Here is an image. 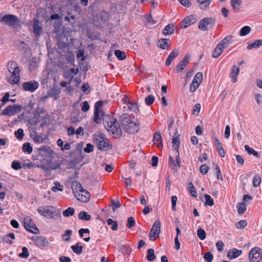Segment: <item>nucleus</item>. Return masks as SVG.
Wrapping results in <instances>:
<instances>
[{
    "mask_svg": "<svg viewBox=\"0 0 262 262\" xmlns=\"http://www.w3.org/2000/svg\"><path fill=\"white\" fill-rule=\"evenodd\" d=\"M230 3L233 11L238 12L241 6L242 0H231Z\"/></svg>",
    "mask_w": 262,
    "mask_h": 262,
    "instance_id": "obj_28",
    "label": "nucleus"
},
{
    "mask_svg": "<svg viewBox=\"0 0 262 262\" xmlns=\"http://www.w3.org/2000/svg\"><path fill=\"white\" fill-rule=\"evenodd\" d=\"M208 170H209V167L206 164H203V165H201L200 167V172L203 174H206L207 173V172L208 171Z\"/></svg>",
    "mask_w": 262,
    "mask_h": 262,
    "instance_id": "obj_60",
    "label": "nucleus"
},
{
    "mask_svg": "<svg viewBox=\"0 0 262 262\" xmlns=\"http://www.w3.org/2000/svg\"><path fill=\"white\" fill-rule=\"evenodd\" d=\"M169 165L174 171H177L178 168H180L177 163V161L176 160L175 162L171 156L169 157Z\"/></svg>",
    "mask_w": 262,
    "mask_h": 262,
    "instance_id": "obj_30",
    "label": "nucleus"
},
{
    "mask_svg": "<svg viewBox=\"0 0 262 262\" xmlns=\"http://www.w3.org/2000/svg\"><path fill=\"white\" fill-rule=\"evenodd\" d=\"M220 45H217L213 50L212 57L213 58H217L223 52V50Z\"/></svg>",
    "mask_w": 262,
    "mask_h": 262,
    "instance_id": "obj_31",
    "label": "nucleus"
},
{
    "mask_svg": "<svg viewBox=\"0 0 262 262\" xmlns=\"http://www.w3.org/2000/svg\"><path fill=\"white\" fill-rule=\"evenodd\" d=\"M103 101H98L96 102L94 106V121L97 124L101 123V120L105 128L116 136L118 137L121 135V129L117 119L109 115H105L102 110V105L104 103Z\"/></svg>",
    "mask_w": 262,
    "mask_h": 262,
    "instance_id": "obj_1",
    "label": "nucleus"
},
{
    "mask_svg": "<svg viewBox=\"0 0 262 262\" xmlns=\"http://www.w3.org/2000/svg\"><path fill=\"white\" fill-rule=\"evenodd\" d=\"M239 68L235 66H233L231 68L230 77L233 82L235 83L237 81L236 76L239 74Z\"/></svg>",
    "mask_w": 262,
    "mask_h": 262,
    "instance_id": "obj_23",
    "label": "nucleus"
},
{
    "mask_svg": "<svg viewBox=\"0 0 262 262\" xmlns=\"http://www.w3.org/2000/svg\"><path fill=\"white\" fill-rule=\"evenodd\" d=\"M58 49H57V52L58 54H62V49H68V43L63 42H60L58 44Z\"/></svg>",
    "mask_w": 262,
    "mask_h": 262,
    "instance_id": "obj_46",
    "label": "nucleus"
},
{
    "mask_svg": "<svg viewBox=\"0 0 262 262\" xmlns=\"http://www.w3.org/2000/svg\"><path fill=\"white\" fill-rule=\"evenodd\" d=\"M71 249L74 253L77 254H80L82 252L83 247L81 246H79L78 244H77L75 245H72L71 246Z\"/></svg>",
    "mask_w": 262,
    "mask_h": 262,
    "instance_id": "obj_39",
    "label": "nucleus"
},
{
    "mask_svg": "<svg viewBox=\"0 0 262 262\" xmlns=\"http://www.w3.org/2000/svg\"><path fill=\"white\" fill-rule=\"evenodd\" d=\"M161 232V224L159 220H156L151 228L149 233V240L154 241L157 239Z\"/></svg>",
    "mask_w": 262,
    "mask_h": 262,
    "instance_id": "obj_6",
    "label": "nucleus"
},
{
    "mask_svg": "<svg viewBox=\"0 0 262 262\" xmlns=\"http://www.w3.org/2000/svg\"><path fill=\"white\" fill-rule=\"evenodd\" d=\"M14 134L18 140H21L24 136V130L21 128H19L15 131Z\"/></svg>",
    "mask_w": 262,
    "mask_h": 262,
    "instance_id": "obj_50",
    "label": "nucleus"
},
{
    "mask_svg": "<svg viewBox=\"0 0 262 262\" xmlns=\"http://www.w3.org/2000/svg\"><path fill=\"white\" fill-rule=\"evenodd\" d=\"M250 262H259L262 258L261 250L257 247L252 249L249 253Z\"/></svg>",
    "mask_w": 262,
    "mask_h": 262,
    "instance_id": "obj_9",
    "label": "nucleus"
},
{
    "mask_svg": "<svg viewBox=\"0 0 262 262\" xmlns=\"http://www.w3.org/2000/svg\"><path fill=\"white\" fill-rule=\"evenodd\" d=\"M120 122L122 127L129 134H135L140 129L138 121L131 120L130 116L128 114H123L120 117Z\"/></svg>",
    "mask_w": 262,
    "mask_h": 262,
    "instance_id": "obj_2",
    "label": "nucleus"
},
{
    "mask_svg": "<svg viewBox=\"0 0 262 262\" xmlns=\"http://www.w3.org/2000/svg\"><path fill=\"white\" fill-rule=\"evenodd\" d=\"M161 140L162 138L159 132H156L154 135L153 141L158 148L162 147V144Z\"/></svg>",
    "mask_w": 262,
    "mask_h": 262,
    "instance_id": "obj_27",
    "label": "nucleus"
},
{
    "mask_svg": "<svg viewBox=\"0 0 262 262\" xmlns=\"http://www.w3.org/2000/svg\"><path fill=\"white\" fill-rule=\"evenodd\" d=\"M205 199V205L212 206L214 205L213 200L211 198L210 195L207 194L204 195Z\"/></svg>",
    "mask_w": 262,
    "mask_h": 262,
    "instance_id": "obj_40",
    "label": "nucleus"
},
{
    "mask_svg": "<svg viewBox=\"0 0 262 262\" xmlns=\"http://www.w3.org/2000/svg\"><path fill=\"white\" fill-rule=\"evenodd\" d=\"M213 257V254L210 252H208L204 255V258L207 262H211L212 261Z\"/></svg>",
    "mask_w": 262,
    "mask_h": 262,
    "instance_id": "obj_53",
    "label": "nucleus"
},
{
    "mask_svg": "<svg viewBox=\"0 0 262 262\" xmlns=\"http://www.w3.org/2000/svg\"><path fill=\"white\" fill-rule=\"evenodd\" d=\"M216 246L217 250L219 251H222L223 250L224 244L222 241H218L216 243Z\"/></svg>",
    "mask_w": 262,
    "mask_h": 262,
    "instance_id": "obj_64",
    "label": "nucleus"
},
{
    "mask_svg": "<svg viewBox=\"0 0 262 262\" xmlns=\"http://www.w3.org/2000/svg\"><path fill=\"white\" fill-rule=\"evenodd\" d=\"M91 215L84 211H81L78 214V218L80 220L89 221L91 219Z\"/></svg>",
    "mask_w": 262,
    "mask_h": 262,
    "instance_id": "obj_32",
    "label": "nucleus"
},
{
    "mask_svg": "<svg viewBox=\"0 0 262 262\" xmlns=\"http://www.w3.org/2000/svg\"><path fill=\"white\" fill-rule=\"evenodd\" d=\"M172 203V209L173 211L176 210V204L177 197L176 195H172L171 198Z\"/></svg>",
    "mask_w": 262,
    "mask_h": 262,
    "instance_id": "obj_61",
    "label": "nucleus"
},
{
    "mask_svg": "<svg viewBox=\"0 0 262 262\" xmlns=\"http://www.w3.org/2000/svg\"><path fill=\"white\" fill-rule=\"evenodd\" d=\"M12 168L14 170H18L21 168L20 163L18 161H14L12 163Z\"/></svg>",
    "mask_w": 262,
    "mask_h": 262,
    "instance_id": "obj_62",
    "label": "nucleus"
},
{
    "mask_svg": "<svg viewBox=\"0 0 262 262\" xmlns=\"http://www.w3.org/2000/svg\"><path fill=\"white\" fill-rule=\"evenodd\" d=\"M135 225V222L134 218L132 216L129 217L127 219V227L128 228L130 229Z\"/></svg>",
    "mask_w": 262,
    "mask_h": 262,
    "instance_id": "obj_56",
    "label": "nucleus"
},
{
    "mask_svg": "<svg viewBox=\"0 0 262 262\" xmlns=\"http://www.w3.org/2000/svg\"><path fill=\"white\" fill-rule=\"evenodd\" d=\"M251 30V29L249 26H244L241 29L239 34L242 36H245L250 32Z\"/></svg>",
    "mask_w": 262,
    "mask_h": 262,
    "instance_id": "obj_43",
    "label": "nucleus"
},
{
    "mask_svg": "<svg viewBox=\"0 0 262 262\" xmlns=\"http://www.w3.org/2000/svg\"><path fill=\"white\" fill-rule=\"evenodd\" d=\"M197 235L201 240L205 239L206 237V234L205 230L202 228H200L197 230Z\"/></svg>",
    "mask_w": 262,
    "mask_h": 262,
    "instance_id": "obj_47",
    "label": "nucleus"
},
{
    "mask_svg": "<svg viewBox=\"0 0 262 262\" xmlns=\"http://www.w3.org/2000/svg\"><path fill=\"white\" fill-rule=\"evenodd\" d=\"M179 52V49H174L170 52L165 62V65L166 66L170 65L171 61L178 56Z\"/></svg>",
    "mask_w": 262,
    "mask_h": 262,
    "instance_id": "obj_22",
    "label": "nucleus"
},
{
    "mask_svg": "<svg viewBox=\"0 0 262 262\" xmlns=\"http://www.w3.org/2000/svg\"><path fill=\"white\" fill-rule=\"evenodd\" d=\"M90 109V105L86 101H84L82 103L81 106V110L83 112H87Z\"/></svg>",
    "mask_w": 262,
    "mask_h": 262,
    "instance_id": "obj_63",
    "label": "nucleus"
},
{
    "mask_svg": "<svg viewBox=\"0 0 262 262\" xmlns=\"http://www.w3.org/2000/svg\"><path fill=\"white\" fill-rule=\"evenodd\" d=\"M155 100V97L153 95H150L145 98V103L147 105H150L154 103Z\"/></svg>",
    "mask_w": 262,
    "mask_h": 262,
    "instance_id": "obj_49",
    "label": "nucleus"
},
{
    "mask_svg": "<svg viewBox=\"0 0 262 262\" xmlns=\"http://www.w3.org/2000/svg\"><path fill=\"white\" fill-rule=\"evenodd\" d=\"M22 149L24 152H26L29 154H31L32 151V147L29 142H26L23 144Z\"/></svg>",
    "mask_w": 262,
    "mask_h": 262,
    "instance_id": "obj_37",
    "label": "nucleus"
},
{
    "mask_svg": "<svg viewBox=\"0 0 262 262\" xmlns=\"http://www.w3.org/2000/svg\"><path fill=\"white\" fill-rule=\"evenodd\" d=\"M237 212L240 214H243L246 210V205L244 203H239L237 205Z\"/></svg>",
    "mask_w": 262,
    "mask_h": 262,
    "instance_id": "obj_35",
    "label": "nucleus"
},
{
    "mask_svg": "<svg viewBox=\"0 0 262 262\" xmlns=\"http://www.w3.org/2000/svg\"><path fill=\"white\" fill-rule=\"evenodd\" d=\"M188 187L190 190V192L192 196L194 198L197 197L196 191L194 190L193 185L192 183H190L188 185Z\"/></svg>",
    "mask_w": 262,
    "mask_h": 262,
    "instance_id": "obj_55",
    "label": "nucleus"
},
{
    "mask_svg": "<svg viewBox=\"0 0 262 262\" xmlns=\"http://www.w3.org/2000/svg\"><path fill=\"white\" fill-rule=\"evenodd\" d=\"M23 252L19 254V257L26 258L28 257L29 254L27 247H24L22 248Z\"/></svg>",
    "mask_w": 262,
    "mask_h": 262,
    "instance_id": "obj_52",
    "label": "nucleus"
},
{
    "mask_svg": "<svg viewBox=\"0 0 262 262\" xmlns=\"http://www.w3.org/2000/svg\"><path fill=\"white\" fill-rule=\"evenodd\" d=\"M21 111V106L14 104L7 106L2 112V115L13 116Z\"/></svg>",
    "mask_w": 262,
    "mask_h": 262,
    "instance_id": "obj_10",
    "label": "nucleus"
},
{
    "mask_svg": "<svg viewBox=\"0 0 262 262\" xmlns=\"http://www.w3.org/2000/svg\"><path fill=\"white\" fill-rule=\"evenodd\" d=\"M190 56L188 55H186L183 59L180 61L176 67V71L177 73H180L183 71L184 68L189 63Z\"/></svg>",
    "mask_w": 262,
    "mask_h": 262,
    "instance_id": "obj_17",
    "label": "nucleus"
},
{
    "mask_svg": "<svg viewBox=\"0 0 262 262\" xmlns=\"http://www.w3.org/2000/svg\"><path fill=\"white\" fill-rule=\"evenodd\" d=\"M93 145L90 143H88L86 145V147L83 148L84 152L86 153H90L93 150Z\"/></svg>",
    "mask_w": 262,
    "mask_h": 262,
    "instance_id": "obj_59",
    "label": "nucleus"
},
{
    "mask_svg": "<svg viewBox=\"0 0 262 262\" xmlns=\"http://www.w3.org/2000/svg\"><path fill=\"white\" fill-rule=\"evenodd\" d=\"M261 183V178L258 175H255L253 178V185L255 187H257L260 185Z\"/></svg>",
    "mask_w": 262,
    "mask_h": 262,
    "instance_id": "obj_51",
    "label": "nucleus"
},
{
    "mask_svg": "<svg viewBox=\"0 0 262 262\" xmlns=\"http://www.w3.org/2000/svg\"><path fill=\"white\" fill-rule=\"evenodd\" d=\"M164 35H171L174 33V25L170 24L167 25L162 32Z\"/></svg>",
    "mask_w": 262,
    "mask_h": 262,
    "instance_id": "obj_26",
    "label": "nucleus"
},
{
    "mask_svg": "<svg viewBox=\"0 0 262 262\" xmlns=\"http://www.w3.org/2000/svg\"><path fill=\"white\" fill-rule=\"evenodd\" d=\"M7 68L11 75L9 78V82L11 84H17L20 80V71L17 62L10 61L7 64Z\"/></svg>",
    "mask_w": 262,
    "mask_h": 262,
    "instance_id": "obj_3",
    "label": "nucleus"
},
{
    "mask_svg": "<svg viewBox=\"0 0 262 262\" xmlns=\"http://www.w3.org/2000/svg\"><path fill=\"white\" fill-rule=\"evenodd\" d=\"M126 105L128 109L135 113H138L139 112L138 104L137 103H133L132 101H128L126 102Z\"/></svg>",
    "mask_w": 262,
    "mask_h": 262,
    "instance_id": "obj_25",
    "label": "nucleus"
},
{
    "mask_svg": "<svg viewBox=\"0 0 262 262\" xmlns=\"http://www.w3.org/2000/svg\"><path fill=\"white\" fill-rule=\"evenodd\" d=\"M146 258L148 261H152L155 259L156 255L155 254L154 250L153 249H149L147 250V255Z\"/></svg>",
    "mask_w": 262,
    "mask_h": 262,
    "instance_id": "obj_38",
    "label": "nucleus"
},
{
    "mask_svg": "<svg viewBox=\"0 0 262 262\" xmlns=\"http://www.w3.org/2000/svg\"><path fill=\"white\" fill-rule=\"evenodd\" d=\"M31 239L35 242L36 246L41 249L49 245L47 238L43 236H33Z\"/></svg>",
    "mask_w": 262,
    "mask_h": 262,
    "instance_id": "obj_12",
    "label": "nucleus"
},
{
    "mask_svg": "<svg viewBox=\"0 0 262 262\" xmlns=\"http://www.w3.org/2000/svg\"><path fill=\"white\" fill-rule=\"evenodd\" d=\"M247 225V222L246 220H243L239 221L237 223L235 226L238 229H243L245 228Z\"/></svg>",
    "mask_w": 262,
    "mask_h": 262,
    "instance_id": "obj_45",
    "label": "nucleus"
},
{
    "mask_svg": "<svg viewBox=\"0 0 262 262\" xmlns=\"http://www.w3.org/2000/svg\"><path fill=\"white\" fill-rule=\"evenodd\" d=\"M203 79V74L202 72H198L196 74L195 76L194 77L192 81L193 83L195 84H198L199 85L200 84Z\"/></svg>",
    "mask_w": 262,
    "mask_h": 262,
    "instance_id": "obj_33",
    "label": "nucleus"
},
{
    "mask_svg": "<svg viewBox=\"0 0 262 262\" xmlns=\"http://www.w3.org/2000/svg\"><path fill=\"white\" fill-rule=\"evenodd\" d=\"M33 33L36 36H39L42 31V26L40 22L36 19L34 20L33 25Z\"/></svg>",
    "mask_w": 262,
    "mask_h": 262,
    "instance_id": "obj_20",
    "label": "nucleus"
},
{
    "mask_svg": "<svg viewBox=\"0 0 262 262\" xmlns=\"http://www.w3.org/2000/svg\"><path fill=\"white\" fill-rule=\"evenodd\" d=\"M170 45V40L167 38H161L158 40L157 46L162 49H166Z\"/></svg>",
    "mask_w": 262,
    "mask_h": 262,
    "instance_id": "obj_21",
    "label": "nucleus"
},
{
    "mask_svg": "<svg viewBox=\"0 0 262 262\" xmlns=\"http://www.w3.org/2000/svg\"><path fill=\"white\" fill-rule=\"evenodd\" d=\"M38 213L46 218L53 219L54 213V207L52 206H46L39 207L37 209Z\"/></svg>",
    "mask_w": 262,
    "mask_h": 262,
    "instance_id": "obj_11",
    "label": "nucleus"
},
{
    "mask_svg": "<svg viewBox=\"0 0 262 262\" xmlns=\"http://www.w3.org/2000/svg\"><path fill=\"white\" fill-rule=\"evenodd\" d=\"M245 149L248 152L249 154H252L254 156L259 158L260 154L252 148H251L248 145H245L244 146Z\"/></svg>",
    "mask_w": 262,
    "mask_h": 262,
    "instance_id": "obj_34",
    "label": "nucleus"
},
{
    "mask_svg": "<svg viewBox=\"0 0 262 262\" xmlns=\"http://www.w3.org/2000/svg\"><path fill=\"white\" fill-rule=\"evenodd\" d=\"M72 189L74 196H79V193L82 189L80 183L77 181H74L71 184Z\"/></svg>",
    "mask_w": 262,
    "mask_h": 262,
    "instance_id": "obj_18",
    "label": "nucleus"
},
{
    "mask_svg": "<svg viewBox=\"0 0 262 262\" xmlns=\"http://www.w3.org/2000/svg\"><path fill=\"white\" fill-rule=\"evenodd\" d=\"M184 28H186L189 26L191 23L189 17L185 18L181 22Z\"/></svg>",
    "mask_w": 262,
    "mask_h": 262,
    "instance_id": "obj_54",
    "label": "nucleus"
},
{
    "mask_svg": "<svg viewBox=\"0 0 262 262\" xmlns=\"http://www.w3.org/2000/svg\"><path fill=\"white\" fill-rule=\"evenodd\" d=\"M79 196H75L78 201L82 202H88L90 198V194L89 191L83 188L79 191Z\"/></svg>",
    "mask_w": 262,
    "mask_h": 262,
    "instance_id": "obj_16",
    "label": "nucleus"
},
{
    "mask_svg": "<svg viewBox=\"0 0 262 262\" xmlns=\"http://www.w3.org/2000/svg\"><path fill=\"white\" fill-rule=\"evenodd\" d=\"M38 154L42 157L46 158L50 156L53 153L51 148L47 146H42L37 149Z\"/></svg>",
    "mask_w": 262,
    "mask_h": 262,
    "instance_id": "obj_15",
    "label": "nucleus"
},
{
    "mask_svg": "<svg viewBox=\"0 0 262 262\" xmlns=\"http://www.w3.org/2000/svg\"><path fill=\"white\" fill-rule=\"evenodd\" d=\"M242 253V250H238L236 248L230 249L227 255L228 258L231 260L235 258H237Z\"/></svg>",
    "mask_w": 262,
    "mask_h": 262,
    "instance_id": "obj_19",
    "label": "nucleus"
},
{
    "mask_svg": "<svg viewBox=\"0 0 262 262\" xmlns=\"http://www.w3.org/2000/svg\"><path fill=\"white\" fill-rule=\"evenodd\" d=\"M106 223L108 225H112L111 229L112 230L116 231L117 230L118 226L117 222L111 219H108L106 220Z\"/></svg>",
    "mask_w": 262,
    "mask_h": 262,
    "instance_id": "obj_36",
    "label": "nucleus"
},
{
    "mask_svg": "<svg viewBox=\"0 0 262 262\" xmlns=\"http://www.w3.org/2000/svg\"><path fill=\"white\" fill-rule=\"evenodd\" d=\"M5 25L11 27H15L17 26L19 23V19L18 18L13 14H6L4 15L1 20Z\"/></svg>",
    "mask_w": 262,
    "mask_h": 262,
    "instance_id": "obj_5",
    "label": "nucleus"
},
{
    "mask_svg": "<svg viewBox=\"0 0 262 262\" xmlns=\"http://www.w3.org/2000/svg\"><path fill=\"white\" fill-rule=\"evenodd\" d=\"M215 19L213 17H206L201 19L199 23V28L203 31H207L209 28H212L215 24Z\"/></svg>",
    "mask_w": 262,
    "mask_h": 262,
    "instance_id": "obj_7",
    "label": "nucleus"
},
{
    "mask_svg": "<svg viewBox=\"0 0 262 262\" xmlns=\"http://www.w3.org/2000/svg\"><path fill=\"white\" fill-rule=\"evenodd\" d=\"M115 55L119 60H122L126 58V55L125 52L119 50L115 51Z\"/></svg>",
    "mask_w": 262,
    "mask_h": 262,
    "instance_id": "obj_41",
    "label": "nucleus"
},
{
    "mask_svg": "<svg viewBox=\"0 0 262 262\" xmlns=\"http://www.w3.org/2000/svg\"><path fill=\"white\" fill-rule=\"evenodd\" d=\"M39 84L37 81H30L24 82L23 88L25 91L33 92L39 87Z\"/></svg>",
    "mask_w": 262,
    "mask_h": 262,
    "instance_id": "obj_13",
    "label": "nucleus"
},
{
    "mask_svg": "<svg viewBox=\"0 0 262 262\" xmlns=\"http://www.w3.org/2000/svg\"><path fill=\"white\" fill-rule=\"evenodd\" d=\"M214 170H215V172L216 173V178H217V179H219V180H223V178L222 174L221 173V171L220 168V167H219L218 165H215V167L214 168Z\"/></svg>",
    "mask_w": 262,
    "mask_h": 262,
    "instance_id": "obj_57",
    "label": "nucleus"
},
{
    "mask_svg": "<svg viewBox=\"0 0 262 262\" xmlns=\"http://www.w3.org/2000/svg\"><path fill=\"white\" fill-rule=\"evenodd\" d=\"M63 76L65 78H69L70 79L69 81H68L69 83H71L72 80L73 79V78L74 77V76L72 75L71 74L70 72L68 70L64 71V72L63 73Z\"/></svg>",
    "mask_w": 262,
    "mask_h": 262,
    "instance_id": "obj_58",
    "label": "nucleus"
},
{
    "mask_svg": "<svg viewBox=\"0 0 262 262\" xmlns=\"http://www.w3.org/2000/svg\"><path fill=\"white\" fill-rule=\"evenodd\" d=\"M54 186H53L51 188V190L52 191L56 192L57 190L60 191H63V186L61 185L58 182L55 181L54 182Z\"/></svg>",
    "mask_w": 262,
    "mask_h": 262,
    "instance_id": "obj_42",
    "label": "nucleus"
},
{
    "mask_svg": "<svg viewBox=\"0 0 262 262\" xmlns=\"http://www.w3.org/2000/svg\"><path fill=\"white\" fill-rule=\"evenodd\" d=\"M75 209L73 208L69 207L63 211V215L66 217L72 216L74 214Z\"/></svg>",
    "mask_w": 262,
    "mask_h": 262,
    "instance_id": "obj_44",
    "label": "nucleus"
},
{
    "mask_svg": "<svg viewBox=\"0 0 262 262\" xmlns=\"http://www.w3.org/2000/svg\"><path fill=\"white\" fill-rule=\"evenodd\" d=\"M172 146L174 149L176 150V161L177 163L178 164L179 167H181L180 163V157L179 154V146H180V140L178 137H174L172 140Z\"/></svg>",
    "mask_w": 262,
    "mask_h": 262,
    "instance_id": "obj_14",
    "label": "nucleus"
},
{
    "mask_svg": "<svg viewBox=\"0 0 262 262\" xmlns=\"http://www.w3.org/2000/svg\"><path fill=\"white\" fill-rule=\"evenodd\" d=\"M72 232V230H67L62 236L63 240L66 242L69 241L70 240Z\"/></svg>",
    "mask_w": 262,
    "mask_h": 262,
    "instance_id": "obj_48",
    "label": "nucleus"
},
{
    "mask_svg": "<svg viewBox=\"0 0 262 262\" xmlns=\"http://www.w3.org/2000/svg\"><path fill=\"white\" fill-rule=\"evenodd\" d=\"M24 225L26 229L28 231L34 234L39 233V230L30 216H26L24 217Z\"/></svg>",
    "mask_w": 262,
    "mask_h": 262,
    "instance_id": "obj_8",
    "label": "nucleus"
},
{
    "mask_svg": "<svg viewBox=\"0 0 262 262\" xmlns=\"http://www.w3.org/2000/svg\"><path fill=\"white\" fill-rule=\"evenodd\" d=\"M262 45V39L255 40L254 42L249 44L247 47L248 50L257 48Z\"/></svg>",
    "mask_w": 262,
    "mask_h": 262,
    "instance_id": "obj_29",
    "label": "nucleus"
},
{
    "mask_svg": "<svg viewBox=\"0 0 262 262\" xmlns=\"http://www.w3.org/2000/svg\"><path fill=\"white\" fill-rule=\"evenodd\" d=\"M232 37L231 36H228L225 37L222 41H221L219 42L218 45H220V47L223 50L226 49L229 46V45L232 42Z\"/></svg>",
    "mask_w": 262,
    "mask_h": 262,
    "instance_id": "obj_24",
    "label": "nucleus"
},
{
    "mask_svg": "<svg viewBox=\"0 0 262 262\" xmlns=\"http://www.w3.org/2000/svg\"><path fill=\"white\" fill-rule=\"evenodd\" d=\"M93 141L96 146L100 150L107 151L112 147L108 143L105 135L101 133H96L93 135Z\"/></svg>",
    "mask_w": 262,
    "mask_h": 262,
    "instance_id": "obj_4",
    "label": "nucleus"
}]
</instances>
